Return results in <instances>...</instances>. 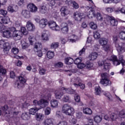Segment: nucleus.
Wrapping results in <instances>:
<instances>
[{
	"instance_id": "f257e3e1",
	"label": "nucleus",
	"mask_w": 125,
	"mask_h": 125,
	"mask_svg": "<svg viewBox=\"0 0 125 125\" xmlns=\"http://www.w3.org/2000/svg\"><path fill=\"white\" fill-rule=\"evenodd\" d=\"M11 32H8L7 34H6V36L11 39H14L15 41H19L22 39L23 35L24 36H27L28 34V30L25 27H21V30L16 29L15 27H11Z\"/></svg>"
},
{
	"instance_id": "f03ea898",
	"label": "nucleus",
	"mask_w": 125,
	"mask_h": 125,
	"mask_svg": "<svg viewBox=\"0 0 125 125\" xmlns=\"http://www.w3.org/2000/svg\"><path fill=\"white\" fill-rule=\"evenodd\" d=\"M85 10L87 11L86 15L89 19H92L93 17H96L97 19L99 21H102L103 20V15L101 14V13L98 12L96 15L95 11L91 10L88 6L86 7Z\"/></svg>"
},
{
	"instance_id": "7ed1b4c3",
	"label": "nucleus",
	"mask_w": 125,
	"mask_h": 125,
	"mask_svg": "<svg viewBox=\"0 0 125 125\" xmlns=\"http://www.w3.org/2000/svg\"><path fill=\"white\" fill-rule=\"evenodd\" d=\"M63 91L69 93V94H76V91L71 88H65V87H62V90H57L55 92V96L57 99H61L62 96H63Z\"/></svg>"
},
{
	"instance_id": "20e7f679",
	"label": "nucleus",
	"mask_w": 125,
	"mask_h": 125,
	"mask_svg": "<svg viewBox=\"0 0 125 125\" xmlns=\"http://www.w3.org/2000/svg\"><path fill=\"white\" fill-rule=\"evenodd\" d=\"M113 42L115 43V47L120 54L125 52V43L121 42L118 40V37L116 36L113 37Z\"/></svg>"
},
{
	"instance_id": "39448f33",
	"label": "nucleus",
	"mask_w": 125,
	"mask_h": 125,
	"mask_svg": "<svg viewBox=\"0 0 125 125\" xmlns=\"http://www.w3.org/2000/svg\"><path fill=\"white\" fill-rule=\"evenodd\" d=\"M62 112L63 114H65V115H67L68 116H72V115H74L75 113V109L70 106L69 104H65L62 105Z\"/></svg>"
},
{
	"instance_id": "423d86ee",
	"label": "nucleus",
	"mask_w": 125,
	"mask_h": 125,
	"mask_svg": "<svg viewBox=\"0 0 125 125\" xmlns=\"http://www.w3.org/2000/svg\"><path fill=\"white\" fill-rule=\"evenodd\" d=\"M109 39L105 38H102L99 40V43L103 47L105 51L110 50V45L108 44Z\"/></svg>"
},
{
	"instance_id": "0eeeda50",
	"label": "nucleus",
	"mask_w": 125,
	"mask_h": 125,
	"mask_svg": "<svg viewBox=\"0 0 125 125\" xmlns=\"http://www.w3.org/2000/svg\"><path fill=\"white\" fill-rule=\"evenodd\" d=\"M119 60H118V58L117 56L115 55H112L109 59V60L110 61H112L113 65L114 66H118L121 64V63H123V61L124 60V56L123 55H120L119 56Z\"/></svg>"
},
{
	"instance_id": "6e6552de",
	"label": "nucleus",
	"mask_w": 125,
	"mask_h": 125,
	"mask_svg": "<svg viewBox=\"0 0 125 125\" xmlns=\"http://www.w3.org/2000/svg\"><path fill=\"white\" fill-rule=\"evenodd\" d=\"M108 77H109L108 73H104L102 74V79L100 82L101 84H103L104 86L111 84V81L109 80Z\"/></svg>"
},
{
	"instance_id": "1a4fd4ad",
	"label": "nucleus",
	"mask_w": 125,
	"mask_h": 125,
	"mask_svg": "<svg viewBox=\"0 0 125 125\" xmlns=\"http://www.w3.org/2000/svg\"><path fill=\"white\" fill-rule=\"evenodd\" d=\"M33 105L37 106L39 105L41 108H45L47 106H48V102L47 100L41 99L39 101L37 100H34L33 102Z\"/></svg>"
},
{
	"instance_id": "9d476101",
	"label": "nucleus",
	"mask_w": 125,
	"mask_h": 125,
	"mask_svg": "<svg viewBox=\"0 0 125 125\" xmlns=\"http://www.w3.org/2000/svg\"><path fill=\"white\" fill-rule=\"evenodd\" d=\"M19 81L16 82L15 85L17 86L18 88H22L24 86L25 83L27 82V78L20 76L19 77Z\"/></svg>"
},
{
	"instance_id": "9b49d317",
	"label": "nucleus",
	"mask_w": 125,
	"mask_h": 125,
	"mask_svg": "<svg viewBox=\"0 0 125 125\" xmlns=\"http://www.w3.org/2000/svg\"><path fill=\"white\" fill-rule=\"evenodd\" d=\"M81 79L78 77L74 78L72 79V82L73 83V85L75 87H79V86H80L81 89H84L85 86L84 84L81 83Z\"/></svg>"
},
{
	"instance_id": "f8f14e48",
	"label": "nucleus",
	"mask_w": 125,
	"mask_h": 125,
	"mask_svg": "<svg viewBox=\"0 0 125 125\" xmlns=\"http://www.w3.org/2000/svg\"><path fill=\"white\" fill-rule=\"evenodd\" d=\"M42 47V43L36 42L35 43L34 47V50L35 52H36V54L38 57H42L43 54H42V51L40 50L38 51L39 48H41Z\"/></svg>"
},
{
	"instance_id": "ddd939ff",
	"label": "nucleus",
	"mask_w": 125,
	"mask_h": 125,
	"mask_svg": "<svg viewBox=\"0 0 125 125\" xmlns=\"http://www.w3.org/2000/svg\"><path fill=\"white\" fill-rule=\"evenodd\" d=\"M48 25L51 29V30H53V31H60L61 30V28H60V26L56 24V22L53 21H48Z\"/></svg>"
},
{
	"instance_id": "4468645a",
	"label": "nucleus",
	"mask_w": 125,
	"mask_h": 125,
	"mask_svg": "<svg viewBox=\"0 0 125 125\" xmlns=\"http://www.w3.org/2000/svg\"><path fill=\"white\" fill-rule=\"evenodd\" d=\"M11 29V27H10L8 29H6V27L2 24L1 22H0V31L1 33H3L2 35L4 38H7V39L10 38V37H7L6 34L7 35V33H8V32H11V30H10Z\"/></svg>"
},
{
	"instance_id": "2eb2a0df",
	"label": "nucleus",
	"mask_w": 125,
	"mask_h": 125,
	"mask_svg": "<svg viewBox=\"0 0 125 125\" xmlns=\"http://www.w3.org/2000/svg\"><path fill=\"white\" fill-rule=\"evenodd\" d=\"M1 44H3L4 53L5 54H7L8 53V51H9V49H10L9 43L5 42V41L2 40L0 41V45H1Z\"/></svg>"
},
{
	"instance_id": "dca6fc26",
	"label": "nucleus",
	"mask_w": 125,
	"mask_h": 125,
	"mask_svg": "<svg viewBox=\"0 0 125 125\" xmlns=\"http://www.w3.org/2000/svg\"><path fill=\"white\" fill-rule=\"evenodd\" d=\"M74 18L76 21H82V19L85 18V14L76 12L74 13Z\"/></svg>"
},
{
	"instance_id": "f3484780",
	"label": "nucleus",
	"mask_w": 125,
	"mask_h": 125,
	"mask_svg": "<svg viewBox=\"0 0 125 125\" xmlns=\"http://www.w3.org/2000/svg\"><path fill=\"white\" fill-rule=\"evenodd\" d=\"M67 41L69 42L74 43V42H76L79 41V37L75 34H71L68 36Z\"/></svg>"
},
{
	"instance_id": "a211bd4d",
	"label": "nucleus",
	"mask_w": 125,
	"mask_h": 125,
	"mask_svg": "<svg viewBox=\"0 0 125 125\" xmlns=\"http://www.w3.org/2000/svg\"><path fill=\"white\" fill-rule=\"evenodd\" d=\"M49 36H50V33H49L48 31H44L41 35L42 41L48 42L49 41Z\"/></svg>"
},
{
	"instance_id": "6ab92c4d",
	"label": "nucleus",
	"mask_w": 125,
	"mask_h": 125,
	"mask_svg": "<svg viewBox=\"0 0 125 125\" xmlns=\"http://www.w3.org/2000/svg\"><path fill=\"white\" fill-rule=\"evenodd\" d=\"M108 60L104 61H100L98 62L99 66H102L104 65V68L105 69V70H107L110 68V63L108 62Z\"/></svg>"
},
{
	"instance_id": "aec40b11",
	"label": "nucleus",
	"mask_w": 125,
	"mask_h": 125,
	"mask_svg": "<svg viewBox=\"0 0 125 125\" xmlns=\"http://www.w3.org/2000/svg\"><path fill=\"white\" fill-rule=\"evenodd\" d=\"M26 28L28 31L33 32L36 30V26L33 22H31V21H29L26 22Z\"/></svg>"
},
{
	"instance_id": "412c9836",
	"label": "nucleus",
	"mask_w": 125,
	"mask_h": 125,
	"mask_svg": "<svg viewBox=\"0 0 125 125\" xmlns=\"http://www.w3.org/2000/svg\"><path fill=\"white\" fill-rule=\"evenodd\" d=\"M27 8L30 12H37L38 11V7L33 3H29L27 5Z\"/></svg>"
},
{
	"instance_id": "4be33fe9",
	"label": "nucleus",
	"mask_w": 125,
	"mask_h": 125,
	"mask_svg": "<svg viewBox=\"0 0 125 125\" xmlns=\"http://www.w3.org/2000/svg\"><path fill=\"white\" fill-rule=\"evenodd\" d=\"M61 30L62 33L63 34H67L69 31V28L68 27V24L66 22L62 23L61 24Z\"/></svg>"
},
{
	"instance_id": "5701e85b",
	"label": "nucleus",
	"mask_w": 125,
	"mask_h": 125,
	"mask_svg": "<svg viewBox=\"0 0 125 125\" xmlns=\"http://www.w3.org/2000/svg\"><path fill=\"white\" fill-rule=\"evenodd\" d=\"M48 24V21L46 19H42L39 21V26L42 29L45 28Z\"/></svg>"
},
{
	"instance_id": "b1692460",
	"label": "nucleus",
	"mask_w": 125,
	"mask_h": 125,
	"mask_svg": "<svg viewBox=\"0 0 125 125\" xmlns=\"http://www.w3.org/2000/svg\"><path fill=\"white\" fill-rule=\"evenodd\" d=\"M107 18L110 20L111 27H116V26H118V21L114 17L107 16Z\"/></svg>"
},
{
	"instance_id": "393cba45",
	"label": "nucleus",
	"mask_w": 125,
	"mask_h": 125,
	"mask_svg": "<svg viewBox=\"0 0 125 125\" xmlns=\"http://www.w3.org/2000/svg\"><path fill=\"white\" fill-rule=\"evenodd\" d=\"M7 10L9 12L11 13H13V12H16L18 10V6L16 5H10L7 8Z\"/></svg>"
},
{
	"instance_id": "a878e982",
	"label": "nucleus",
	"mask_w": 125,
	"mask_h": 125,
	"mask_svg": "<svg viewBox=\"0 0 125 125\" xmlns=\"http://www.w3.org/2000/svg\"><path fill=\"white\" fill-rule=\"evenodd\" d=\"M97 57H98V54L95 52H93L89 55V60H92V61L97 59Z\"/></svg>"
},
{
	"instance_id": "bb28decb",
	"label": "nucleus",
	"mask_w": 125,
	"mask_h": 125,
	"mask_svg": "<svg viewBox=\"0 0 125 125\" xmlns=\"http://www.w3.org/2000/svg\"><path fill=\"white\" fill-rule=\"evenodd\" d=\"M39 11L40 13L42 14H45L46 12H47V7H46V5H42L40 6Z\"/></svg>"
},
{
	"instance_id": "cd10ccee",
	"label": "nucleus",
	"mask_w": 125,
	"mask_h": 125,
	"mask_svg": "<svg viewBox=\"0 0 125 125\" xmlns=\"http://www.w3.org/2000/svg\"><path fill=\"white\" fill-rule=\"evenodd\" d=\"M61 12L62 16H66V15H68V14L70 13V11L68 10V9H67L66 7H62L61 9Z\"/></svg>"
},
{
	"instance_id": "c85d7f7f",
	"label": "nucleus",
	"mask_w": 125,
	"mask_h": 125,
	"mask_svg": "<svg viewBox=\"0 0 125 125\" xmlns=\"http://www.w3.org/2000/svg\"><path fill=\"white\" fill-rule=\"evenodd\" d=\"M21 15L26 18V19H29L31 18V15H30V12L27 10H23L21 12Z\"/></svg>"
},
{
	"instance_id": "c756f323",
	"label": "nucleus",
	"mask_w": 125,
	"mask_h": 125,
	"mask_svg": "<svg viewBox=\"0 0 125 125\" xmlns=\"http://www.w3.org/2000/svg\"><path fill=\"white\" fill-rule=\"evenodd\" d=\"M43 125H54L53 119L51 118H47L43 123Z\"/></svg>"
},
{
	"instance_id": "7c9ffc66",
	"label": "nucleus",
	"mask_w": 125,
	"mask_h": 125,
	"mask_svg": "<svg viewBox=\"0 0 125 125\" xmlns=\"http://www.w3.org/2000/svg\"><path fill=\"white\" fill-rule=\"evenodd\" d=\"M83 113L85 115H89V116H90V115L92 114V110L88 107H85L83 109Z\"/></svg>"
},
{
	"instance_id": "2f4dec72",
	"label": "nucleus",
	"mask_w": 125,
	"mask_h": 125,
	"mask_svg": "<svg viewBox=\"0 0 125 125\" xmlns=\"http://www.w3.org/2000/svg\"><path fill=\"white\" fill-rule=\"evenodd\" d=\"M66 3H68V4H70V2L72 4V6L74 7L75 9H78L80 6H79V4L78 3L76 2L75 1H68L66 0L65 1Z\"/></svg>"
},
{
	"instance_id": "473e14b6",
	"label": "nucleus",
	"mask_w": 125,
	"mask_h": 125,
	"mask_svg": "<svg viewBox=\"0 0 125 125\" xmlns=\"http://www.w3.org/2000/svg\"><path fill=\"white\" fill-rule=\"evenodd\" d=\"M50 104L52 108H57L58 107V101L54 99L51 100Z\"/></svg>"
},
{
	"instance_id": "72a5a7b5",
	"label": "nucleus",
	"mask_w": 125,
	"mask_h": 125,
	"mask_svg": "<svg viewBox=\"0 0 125 125\" xmlns=\"http://www.w3.org/2000/svg\"><path fill=\"white\" fill-rule=\"evenodd\" d=\"M1 109L2 110L3 112L5 113V114H12V111H9V109L8 108L7 105H5L2 107Z\"/></svg>"
},
{
	"instance_id": "f704fd0d",
	"label": "nucleus",
	"mask_w": 125,
	"mask_h": 125,
	"mask_svg": "<svg viewBox=\"0 0 125 125\" xmlns=\"http://www.w3.org/2000/svg\"><path fill=\"white\" fill-rule=\"evenodd\" d=\"M44 118V115L42 113H38L36 115V119L37 121H39V122L42 121Z\"/></svg>"
},
{
	"instance_id": "c9c22d12",
	"label": "nucleus",
	"mask_w": 125,
	"mask_h": 125,
	"mask_svg": "<svg viewBox=\"0 0 125 125\" xmlns=\"http://www.w3.org/2000/svg\"><path fill=\"white\" fill-rule=\"evenodd\" d=\"M0 18L1 22H2L3 24H8V23L10 22V19L8 17L5 18L0 17Z\"/></svg>"
},
{
	"instance_id": "e433bc0d",
	"label": "nucleus",
	"mask_w": 125,
	"mask_h": 125,
	"mask_svg": "<svg viewBox=\"0 0 125 125\" xmlns=\"http://www.w3.org/2000/svg\"><path fill=\"white\" fill-rule=\"evenodd\" d=\"M74 61L72 58H66L65 59V63L67 65H71L74 63Z\"/></svg>"
},
{
	"instance_id": "4c0bfd02",
	"label": "nucleus",
	"mask_w": 125,
	"mask_h": 125,
	"mask_svg": "<svg viewBox=\"0 0 125 125\" xmlns=\"http://www.w3.org/2000/svg\"><path fill=\"white\" fill-rule=\"evenodd\" d=\"M21 44L22 49H26V48H28L30 46V44L26 42L24 40L21 41Z\"/></svg>"
},
{
	"instance_id": "58836bf2",
	"label": "nucleus",
	"mask_w": 125,
	"mask_h": 125,
	"mask_svg": "<svg viewBox=\"0 0 125 125\" xmlns=\"http://www.w3.org/2000/svg\"><path fill=\"white\" fill-rule=\"evenodd\" d=\"M28 40H29V42L30 44H31V45H33V44H34V43H35V42H36L37 41V39H36V38H35V37L33 36H29Z\"/></svg>"
},
{
	"instance_id": "ea45409f",
	"label": "nucleus",
	"mask_w": 125,
	"mask_h": 125,
	"mask_svg": "<svg viewBox=\"0 0 125 125\" xmlns=\"http://www.w3.org/2000/svg\"><path fill=\"white\" fill-rule=\"evenodd\" d=\"M115 12L116 14H119V13L125 14V7L119 8L117 10H115Z\"/></svg>"
},
{
	"instance_id": "a19ab883",
	"label": "nucleus",
	"mask_w": 125,
	"mask_h": 125,
	"mask_svg": "<svg viewBox=\"0 0 125 125\" xmlns=\"http://www.w3.org/2000/svg\"><path fill=\"white\" fill-rule=\"evenodd\" d=\"M39 110H40V108L37 107L30 108L29 109V114H30V115H35L36 113H37Z\"/></svg>"
},
{
	"instance_id": "79ce46f5",
	"label": "nucleus",
	"mask_w": 125,
	"mask_h": 125,
	"mask_svg": "<svg viewBox=\"0 0 125 125\" xmlns=\"http://www.w3.org/2000/svg\"><path fill=\"white\" fill-rule=\"evenodd\" d=\"M95 94L96 95H99L100 94H101V88H100V86H99V85L95 87Z\"/></svg>"
},
{
	"instance_id": "37998d69",
	"label": "nucleus",
	"mask_w": 125,
	"mask_h": 125,
	"mask_svg": "<svg viewBox=\"0 0 125 125\" xmlns=\"http://www.w3.org/2000/svg\"><path fill=\"white\" fill-rule=\"evenodd\" d=\"M89 25L90 28L92 30H96L97 29V24L93 21H91Z\"/></svg>"
},
{
	"instance_id": "c03bdc74",
	"label": "nucleus",
	"mask_w": 125,
	"mask_h": 125,
	"mask_svg": "<svg viewBox=\"0 0 125 125\" xmlns=\"http://www.w3.org/2000/svg\"><path fill=\"white\" fill-rule=\"evenodd\" d=\"M119 37L121 40L125 41V29L119 33Z\"/></svg>"
},
{
	"instance_id": "a18cd8bd",
	"label": "nucleus",
	"mask_w": 125,
	"mask_h": 125,
	"mask_svg": "<svg viewBox=\"0 0 125 125\" xmlns=\"http://www.w3.org/2000/svg\"><path fill=\"white\" fill-rule=\"evenodd\" d=\"M74 99L76 102H78L79 103V105L83 106V103L80 102L81 101V98L79 95H76L74 97Z\"/></svg>"
},
{
	"instance_id": "49530a36",
	"label": "nucleus",
	"mask_w": 125,
	"mask_h": 125,
	"mask_svg": "<svg viewBox=\"0 0 125 125\" xmlns=\"http://www.w3.org/2000/svg\"><path fill=\"white\" fill-rule=\"evenodd\" d=\"M94 121L95 123H97V124H98L102 121V118L101 116L97 115L94 117Z\"/></svg>"
},
{
	"instance_id": "de8ad7c7",
	"label": "nucleus",
	"mask_w": 125,
	"mask_h": 125,
	"mask_svg": "<svg viewBox=\"0 0 125 125\" xmlns=\"http://www.w3.org/2000/svg\"><path fill=\"white\" fill-rule=\"evenodd\" d=\"M21 118L22 119H23V120H29V119H30V115L28 114V113L24 112L22 114Z\"/></svg>"
},
{
	"instance_id": "09e8293b",
	"label": "nucleus",
	"mask_w": 125,
	"mask_h": 125,
	"mask_svg": "<svg viewBox=\"0 0 125 125\" xmlns=\"http://www.w3.org/2000/svg\"><path fill=\"white\" fill-rule=\"evenodd\" d=\"M56 117L58 119H63V114H62V112L60 110H58L56 113Z\"/></svg>"
},
{
	"instance_id": "8fccbe9b",
	"label": "nucleus",
	"mask_w": 125,
	"mask_h": 125,
	"mask_svg": "<svg viewBox=\"0 0 125 125\" xmlns=\"http://www.w3.org/2000/svg\"><path fill=\"white\" fill-rule=\"evenodd\" d=\"M47 57L49 59H52L54 57V52L52 51H48L47 53Z\"/></svg>"
},
{
	"instance_id": "3c124183",
	"label": "nucleus",
	"mask_w": 125,
	"mask_h": 125,
	"mask_svg": "<svg viewBox=\"0 0 125 125\" xmlns=\"http://www.w3.org/2000/svg\"><path fill=\"white\" fill-rule=\"evenodd\" d=\"M117 119H118V115L116 114L112 113L110 115V119L111 120V122H115Z\"/></svg>"
},
{
	"instance_id": "603ef678",
	"label": "nucleus",
	"mask_w": 125,
	"mask_h": 125,
	"mask_svg": "<svg viewBox=\"0 0 125 125\" xmlns=\"http://www.w3.org/2000/svg\"><path fill=\"white\" fill-rule=\"evenodd\" d=\"M85 67L87 69H91V68L93 67V63L88 61L86 62V65H85Z\"/></svg>"
},
{
	"instance_id": "864d4df0",
	"label": "nucleus",
	"mask_w": 125,
	"mask_h": 125,
	"mask_svg": "<svg viewBox=\"0 0 125 125\" xmlns=\"http://www.w3.org/2000/svg\"><path fill=\"white\" fill-rule=\"evenodd\" d=\"M5 73H6V70L3 68V67L0 65V76H3V75H5Z\"/></svg>"
},
{
	"instance_id": "5fc2aeb1",
	"label": "nucleus",
	"mask_w": 125,
	"mask_h": 125,
	"mask_svg": "<svg viewBox=\"0 0 125 125\" xmlns=\"http://www.w3.org/2000/svg\"><path fill=\"white\" fill-rule=\"evenodd\" d=\"M87 1L89 2V6L90 7L89 8L90 9H91L90 8H92V9H94V8H95V5H94V3H93V1H92V0H87Z\"/></svg>"
},
{
	"instance_id": "6e6d98bb",
	"label": "nucleus",
	"mask_w": 125,
	"mask_h": 125,
	"mask_svg": "<svg viewBox=\"0 0 125 125\" xmlns=\"http://www.w3.org/2000/svg\"><path fill=\"white\" fill-rule=\"evenodd\" d=\"M94 38L96 40H98V39H100V34H99V32H98V31L94 32Z\"/></svg>"
},
{
	"instance_id": "4d7b16f0",
	"label": "nucleus",
	"mask_w": 125,
	"mask_h": 125,
	"mask_svg": "<svg viewBox=\"0 0 125 125\" xmlns=\"http://www.w3.org/2000/svg\"><path fill=\"white\" fill-rule=\"evenodd\" d=\"M76 119H83V113L81 112H78L76 113Z\"/></svg>"
},
{
	"instance_id": "13d9d810",
	"label": "nucleus",
	"mask_w": 125,
	"mask_h": 125,
	"mask_svg": "<svg viewBox=\"0 0 125 125\" xmlns=\"http://www.w3.org/2000/svg\"><path fill=\"white\" fill-rule=\"evenodd\" d=\"M51 48H57L59 46V43L58 42H53L51 44Z\"/></svg>"
},
{
	"instance_id": "bf43d9fd",
	"label": "nucleus",
	"mask_w": 125,
	"mask_h": 125,
	"mask_svg": "<svg viewBox=\"0 0 125 125\" xmlns=\"http://www.w3.org/2000/svg\"><path fill=\"white\" fill-rule=\"evenodd\" d=\"M45 115H48L51 113V109L50 107H46L44 110Z\"/></svg>"
},
{
	"instance_id": "052dcab7",
	"label": "nucleus",
	"mask_w": 125,
	"mask_h": 125,
	"mask_svg": "<svg viewBox=\"0 0 125 125\" xmlns=\"http://www.w3.org/2000/svg\"><path fill=\"white\" fill-rule=\"evenodd\" d=\"M78 121L77 120V119L74 117H72L71 119L69 120V123L70 124H72L73 125H76V123H77Z\"/></svg>"
},
{
	"instance_id": "680f3d73",
	"label": "nucleus",
	"mask_w": 125,
	"mask_h": 125,
	"mask_svg": "<svg viewBox=\"0 0 125 125\" xmlns=\"http://www.w3.org/2000/svg\"><path fill=\"white\" fill-rule=\"evenodd\" d=\"M12 52L14 54H18V53L19 52V49L16 47H14L12 49Z\"/></svg>"
},
{
	"instance_id": "e2e57ef3",
	"label": "nucleus",
	"mask_w": 125,
	"mask_h": 125,
	"mask_svg": "<svg viewBox=\"0 0 125 125\" xmlns=\"http://www.w3.org/2000/svg\"><path fill=\"white\" fill-rule=\"evenodd\" d=\"M55 67L57 68H61L63 67V63L62 62H58L55 64Z\"/></svg>"
},
{
	"instance_id": "0e129e2a",
	"label": "nucleus",
	"mask_w": 125,
	"mask_h": 125,
	"mask_svg": "<svg viewBox=\"0 0 125 125\" xmlns=\"http://www.w3.org/2000/svg\"><path fill=\"white\" fill-rule=\"evenodd\" d=\"M0 14L3 15V16H6L7 15V11L4 9H1L0 10Z\"/></svg>"
},
{
	"instance_id": "69168bd1",
	"label": "nucleus",
	"mask_w": 125,
	"mask_h": 125,
	"mask_svg": "<svg viewBox=\"0 0 125 125\" xmlns=\"http://www.w3.org/2000/svg\"><path fill=\"white\" fill-rule=\"evenodd\" d=\"M119 117L120 118H125V110H123L119 112Z\"/></svg>"
},
{
	"instance_id": "338daca9",
	"label": "nucleus",
	"mask_w": 125,
	"mask_h": 125,
	"mask_svg": "<svg viewBox=\"0 0 125 125\" xmlns=\"http://www.w3.org/2000/svg\"><path fill=\"white\" fill-rule=\"evenodd\" d=\"M28 105V104L26 103H24V102H23V103H20V107L21 108H27V106Z\"/></svg>"
},
{
	"instance_id": "774afa93",
	"label": "nucleus",
	"mask_w": 125,
	"mask_h": 125,
	"mask_svg": "<svg viewBox=\"0 0 125 125\" xmlns=\"http://www.w3.org/2000/svg\"><path fill=\"white\" fill-rule=\"evenodd\" d=\"M57 125H68V123H67V122L62 121H60Z\"/></svg>"
}]
</instances>
